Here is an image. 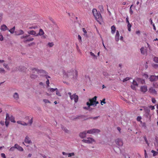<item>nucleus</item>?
Listing matches in <instances>:
<instances>
[{"mask_svg": "<svg viewBox=\"0 0 158 158\" xmlns=\"http://www.w3.org/2000/svg\"><path fill=\"white\" fill-rule=\"evenodd\" d=\"M77 71L76 70H72L67 72L64 75V77L70 81L76 79L77 76Z\"/></svg>", "mask_w": 158, "mask_h": 158, "instance_id": "nucleus-1", "label": "nucleus"}, {"mask_svg": "<svg viewBox=\"0 0 158 158\" xmlns=\"http://www.w3.org/2000/svg\"><path fill=\"white\" fill-rule=\"evenodd\" d=\"M20 38L22 41L25 43L32 41L34 40V38H31L30 35L26 34L21 36Z\"/></svg>", "mask_w": 158, "mask_h": 158, "instance_id": "nucleus-2", "label": "nucleus"}, {"mask_svg": "<svg viewBox=\"0 0 158 158\" xmlns=\"http://www.w3.org/2000/svg\"><path fill=\"white\" fill-rule=\"evenodd\" d=\"M92 13L96 20L98 22L102 19V17L100 14L98 13L96 9H93L92 10Z\"/></svg>", "mask_w": 158, "mask_h": 158, "instance_id": "nucleus-3", "label": "nucleus"}, {"mask_svg": "<svg viewBox=\"0 0 158 158\" xmlns=\"http://www.w3.org/2000/svg\"><path fill=\"white\" fill-rule=\"evenodd\" d=\"M100 131L98 129L94 128L87 131V133L89 134H93L94 133H99Z\"/></svg>", "mask_w": 158, "mask_h": 158, "instance_id": "nucleus-4", "label": "nucleus"}, {"mask_svg": "<svg viewBox=\"0 0 158 158\" xmlns=\"http://www.w3.org/2000/svg\"><path fill=\"white\" fill-rule=\"evenodd\" d=\"M82 141L87 143H91L93 142H95V141L94 139L90 137H88L86 139H83L82 140Z\"/></svg>", "mask_w": 158, "mask_h": 158, "instance_id": "nucleus-5", "label": "nucleus"}, {"mask_svg": "<svg viewBox=\"0 0 158 158\" xmlns=\"http://www.w3.org/2000/svg\"><path fill=\"white\" fill-rule=\"evenodd\" d=\"M138 84L136 81L135 80H133L132 83V84L131 85V89L133 90H136V86H138Z\"/></svg>", "mask_w": 158, "mask_h": 158, "instance_id": "nucleus-6", "label": "nucleus"}, {"mask_svg": "<svg viewBox=\"0 0 158 158\" xmlns=\"http://www.w3.org/2000/svg\"><path fill=\"white\" fill-rule=\"evenodd\" d=\"M71 100H74L75 103H77L78 101V97L77 95H76L75 94L72 95L71 97H70Z\"/></svg>", "mask_w": 158, "mask_h": 158, "instance_id": "nucleus-7", "label": "nucleus"}, {"mask_svg": "<svg viewBox=\"0 0 158 158\" xmlns=\"http://www.w3.org/2000/svg\"><path fill=\"white\" fill-rule=\"evenodd\" d=\"M116 143L119 146H122L123 143L122 140L121 139H117L115 140Z\"/></svg>", "mask_w": 158, "mask_h": 158, "instance_id": "nucleus-8", "label": "nucleus"}, {"mask_svg": "<svg viewBox=\"0 0 158 158\" xmlns=\"http://www.w3.org/2000/svg\"><path fill=\"white\" fill-rule=\"evenodd\" d=\"M13 97L14 98V99L16 101H18L19 99V94L16 92H15L13 94Z\"/></svg>", "mask_w": 158, "mask_h": 158, "instance_id": "nucleus-9", "label": "nucleus"}, {"mask_svg": "<svg viewBox=\"0 0 158 158\" xmlns=\"http://www.w3.org/2000/svg\"><path fill=\"white\" fill-rule=\"evenodd\" d=\"M15 35H19L23 34L24 31L22 30H19L15 32Z\"/></svg>", "mask_w": 158, "mask_h": 158, "instance_id": "nucleus-10", "label": "nucleus"}, {"mask_svg": "<svg viewBox=\"0 0 158 158\" xmlns=\"http://www.w3.org/2000/svg\"><path fill=\"white\" fill-rule=\"evenodd\" d=\"M149 79L151 81H156L158 79V76L152 75L150 77Z\"/></svg>", "mask_w": 158, "mask_h": 158, "instance_id": "nucleus-11", "label": "nucleus"}, {"mask_svg": "<svg viewBox=\"0 0 158 158\" xmlns=\"http://www.w3.org/2000/svg\"><path fill=\"white\" fill-rule=\"evenodd\" d=\"M97 97L96 96L94 97L92 99V102L94 104V106H96L97 104H98L99 102L98 101H96L97 98Z\"/></svg>", "mask_w": 158, "mask_h": 158, "instance_id": "nucleus-12", "label": "nucleus"}, {"mask_svg": "<svg viewBox=\"0 0 158 158\" xmlns=\"http://www.w3.org/2000/svg\"><path fill=\"white\" fill-rule=\"evenodd\" d=\"M87 133V131H84L82 132H81L79 135L80 137L81 138H83L86 136V134Z\"/></svg>", "mask_w": 158, "mask_h": 158, "instance_id": "nucleus-13", "label": "nucleus"}, {"mask_svg": "<svg viewBox=\"0 0 158 158\" xmlns=\"http://www.w3.org/2000/svg\"><path fill=\"white\" fill-rule=\"evenodd\" d=\"M24 142L26 143H27L29 144L31 143V140L30 139L29 137L27 136L26 137L24 140Z\"/></svg>", "mask_w": 158, "mask_h": 158, "instance_id": "nucleus-14", "label": "nucleus"}, {"mask_svg": "<svg viewBox=\"0 0 158 158\" xmlns=\"http://www.w3.org/2000/svg\"><path fill=\"white\" fill-rule=\"evenodd\" d=\"M15 147L20 151H23V149L21 146L19 145L18 144H16L15 145Z\"/></svg>", "mask_w": 158, "mask_h": 158, "instance_id": "nucleus-15", "label": "nucleus"}, {"mask_svg": "<svg viewBox=\"0 0 158 158\" xmlns=\"http://www.w3.org/2000/svg\"><path fill=\"white\" fill-rule=\"evenodd\" d=\"M148 90L147 87L146 86H142L140 88L141 91L143 92H145Z\"/></svg>", "mask_w": 158, "mask_h": 158, "instance_id": "nucleus-16", "label": "nucleus"}, {"mask_svg": "<svg viewBox=\"0 0 158 158\" xmlns=\"http://www.w3.org/2000/svg\"><path fill=\"white\" fill-rule=\"evenodd\" d=\"M136 80L139 82L140 83L142 84H143L145 83V81L144 80L142 79L137 78L136 79Z\"/></svg>", "mask_w": 158, "mask_h": 158, "instance_id": "nucleus-17", "label": "nucleus"}, {"mask_svg": "<svg viewBox=\"0 0 158 158\" xmlns=\"http://www.w3.org/2000/svg\"><path fill=\"white\" fill-rule=\"evenodd\" d=\"M119 34L118 31L117 30L115 36V40L116 41H118L119 40Z\"/></svg>", "mask_w": 158, "mask_h": 158, "instance_id": "nucleus-18", "label": "nucleus"}, {"mask_svg": "<svg viewBox=\"0 0 158 158\" xmlns=\"http://www.w3.org/2000/svg\"><path fill=\"white\" fill-rule=\"evenodd\" d=\"M89 102H87L86 103V104L88 107H90V106L94 105V104L92 102V99H89Z\"/></svg>", "mask_w": 158, "mask_h": 158, "instance_id": "nucleus-19", "label": "nucleus"}, {"mask_svg": "<svg viewBox=\"0 0 158 158\" xmlns=\"http://www.w3.org/2000/svg\"><path fill=\"white\" fill-rule=\"evenodd\" d=\"M1 29L3 31H5L6 30H8L7 27L5 25H2L1 27Z\"/></svg>", "mask_w": 158, "mask_h": 158, "instance_id": "nucleus-20", "label": "nucleus"}, {"mask_svg": "<svg viewBox=\"0 0 158 158\" xmlns=\"http://www.w3.org/2000/svg\"><path fill=\"white\" fill-rule=\"evenodd\" d=\"M156 150L158 151V138H156V142L154 143Z\"/></svg>", "mask_w": 158, "mask_h": 158, "instance_id": "nucleus-21", "label": "nucleus"}, {"mask_svg": "<svg viewBox=\"0 0 158 158\" xmlns=\"http://www.w3.org/2000/svg\"><path fill=\"white\" fill-rule=\"evenodd\" d=\"M31 71L32 73H35L36 72L38 73V72H40L39 69L35 68H32L31 69Z\"/></svg>", "mask_w": 158, "mask_h": 158, "instance_id": "nucleus-22", "label": "nucleus"}, {"mask_svg": "<svg viewBox=\"0 0 158 158\" xmlns=\"http://www.w3.org/2000/svg\"><path fill=\"white\" fill-rule=\"evenodd\" d=\"M17 123L18 124H20L23 126H27L28 125V124L21 121H18L17 122Z\"/></svg>", "mask_w": 158, "mask_h": 158, "instance_id": "nucleus-23", "label": "nucleus"}, {"mask_svg": "<svg viewBox=\"0 0 158 158\" xmlns=\"http://www.w3.org/2000/svg\"><path fill=\"white\" fill-rule=\"evenodd\" d=\"M39 71L40 72H38V74H40L41 75H44L47 74V73L43 70H39Z\"/></svg>", "mask_w": 158, "mask_h": 158, "instance_id": "nucleus-24", "label": "nucleus"}, {"mask_svg": "<svg viewBox=\"0 0 158 158\" xmlns=\"http://www.w3.org/2000/svg\"><path fill=\"white\" fill-rule=\"evenodd\" d=\"M111 33L112 34H114L115 33L116 31V27L114 25H113L111 27Z\"/></svg>", "mask_w": 158, "mask_h": 158, "instance_id": "nucleus-25", "label": "nucleus"}, {"mask_svg": "<svg viewBox=\"0 0 158 158\" xmlns=\"http://www.w3.org/2000/svg\"><path fill=\"white\" fill-rule=\"evenodd\" d=\"M90 56H92V58L94 59H97V56L92 52H90Z\"/></svg>", "mask_w": 158, "mask_h": 158, "instance_id": "nucleus-26", "label": "nucleus"}, {"mask_svg": "<svg viewBox=\"0 0 158 158\" xmlns=\"http://www.w3.org/2000/svg\"><path fill=\"white\" fill-rule=\"evenodd\" d=\"M140 52L142 54H144L145 52H146V49L144 48L143 47H142L140 49Z\"/></svg>", "mask_w": 158, "mask_h": 158, "instance_id": "nucleus-27", "label": "nucleus"}, {"mask_svg": "<svg viewBox=\"0 0 158 158\" xmlns=\"http://www.w3.org/2000/svg\"><path fill=\"white\" fill-rule=\"evenodd\" d=\"M140 123L142 127L143 128L145 129H147L146 124L145 123H143L142 121H140Z\"/></svg>", "mask_w": 158, "mask_h": 158, "instance_id": "nucleus-28", "label": "nucleus"}, {"mask_svg": "<svg viewBox=\"0 0 158 158\" xmlns=\"http://www.w3.org/2000/svg\"><path fill=\"white\" fill-rule=\"evenodd\" d=\"M61 128L65 132L67 133H69V131L68 130L66 127H64L62 126Z\"/></svg>", "mask_w": 158, "mask_h": 158, "instance_id": "nucleus-29", "label": "nucleus"}, {"mask_svg": "<svg viewBox=\"0 0 158 158\" xmlns=\"http://www.w3.org/2000/svg\"><path fill=\"white\" fill-rule=\"evenodd\" d=\"M30 77L31 78L35 79L38 76L36 75L32 74H31Z\"/></svg>", "mask_w": 158, "mask_h": 158, "instance_id": "nucleus-30", "label": "nucleus"}, {"mask_svg": "<svg viewBox=\"0 0 158 158\" xmlns=\"http://www.w3.org/2000/svg\"><path fill=\"white\" fill-rule=\"evenodd\" d=\"M151 152L153 153V156H157L158 154V152H156L153 150L151 151Z\"/></svg>", "mask_w": 158, "mask_h": 158, "instance_id": "nucleus-31", "label": "nucleus"}, {"mask_svg": "<svg viewBox=\"0 0 158 158\" xmlns=\"http://www.w3.org/2000/svg\"><path fill=\"white\" fill-rule=\"evenodd\" d=\"M15 29V27H14L12 28L9 30V31L11 33L13 34L14 32Z\"/></svg>", "mask_w": 158, "mask_h": 158, "instance_id": "nucleus-32", "label": "nucleus"}, {"mask_svg": "<svg viewBox=\"0 0 158 158\" xmlns=\"http://www.w3.org/2000/svg\"><path fill=\"white\" fill-rule=\"evenodd\" d=\"M44 34V32L42 29H40V30L39 33V35H42Z\"/></svg>", "mask_w": 158, "mask_h": 158, "instance_id": "nucleus-33", "label": "nucleus"}, {"mask_svg": "<svg viewBox=\"0 0 158 158\" xmlns=\"http://www.w3.org/2000/svg\"><path fill=\"white\" fill-rule=\"evenodd\" d=\"M149 91L151 93H152L154 94L156 93V91L155 90V89H153V88H151L149 89Z\"/></svg>", "mask_w": 158, "mask_h": 158, "instance_id": "nucleus-34", "label": "nucleus"}, {"mask_svg": "<svg viewBox=\"0 0 158 158\" xmlns=\"http://www.w3.org/2000/svg\"><path fill=\"white\" fill-rule=\"evenodd\" d=\"M102 73L103 75L106 77H107L110 75L109 74L106 72H103Z\"/></svg>", "mask_w": 158, "mask_h": 158, "instance_id": "nucleus-35", "label": "nucleus"}, {"mask_svg": "<svg viewBox=\"0 0 158 158\" xmlns=\"http://www.w3.org/2000/svg\"><path fill=\"white\" fill-rule=\"evenodd\" d=\"M127 28L128 31H131V25L130 24V23H129L128 24H127Z\"/></svg>", "mask_w": 158, "mask_h": 158, "instance_id": "nucleus-36", "label": "nucleus"}, {"mask_svg": "<svg viewBox=\"0 0 158 158\" xmlns=\"http://www.w3.org/2000/svg\"><path fill=\"white\" fill-rule=\"evenodd\" d=\"M82 30H83V32L84 33V35L85 36H86V37L87 36V32L86 31L85 29V28H83Z\"/></svg>", "mask_w": 158, "mask_h": 158, "instance_id": "nucleus-37", "label": "nucleus"}, {"mask_svg": "<svg viewBox=\"0 0 158 158\" xmlns=\"http://www.w3.org/2000/svg\"><path fill=\"white\" fill-rule=\"evenodd\" d=\"M28 33L29 34H31V35H35L36 34V32L35 31H31L28 32Z\"/></svg>", "mask_w": 158, "mask_h": 158, "instance_id": "nucleus-38", "label": "nucleus"}, {"mask_svg": "<svg viewBox=\"0 0 158 158\" xmlns=\"http://www.w3.org/2000/svg\"><path fill=\"white\" fill-rule=\"evenodd\" d=\"M56 90H57V88L53 89L52 88H49L48 90L51 92H54L55 91H56Z\"/></svg>", "mask_w": 158, "mask_h": 158, "instance_id": "nucleus-39", "label": "nucleus"}, {"mask_svg": "<svg viewBox=\"0 0 158 158\" xmlns=\"http://www.w3.org/2000/svg\"><path fill=\"white\" fill-rule=\"evenodd\" d=\"M3 66L5 68H6V69H7V70H10V68H9V66H8V64H6L5 63H4L3 64Z\"/></svg>", "mask_w": 158, "mask_h": 158, "instance_id": "nucleus-40", "label": "nucleus"}, {"mask_svg": "<svg viewBox=\"0 0 158 158\" xmlns=\"http://www.w3.org/2000/svg\"><path fill=\"white\" fill-rule=\"evenodd\" d=\"M67 155L68 156V157H71L74 156L75 155V154L74 152L68 153Z\"/></svg>", "mask_w": 158, "mask_h": 158, "instance_id": "nucleus-41", "label": "nucleus"}, {"mask_svg": "<svg viewBox=\"0 0 158 158\" xmlns=\"http://www.w3.org/2000/svg\"><path fill=\"white\" fill-rule=\"evenodd\" d=\"M98 8L101 11H102L104 10L103 6L102 5H100L98 6Z\"/></svg>", "mask_w": 158, "mask_h": 158, "instance_id": "nucleus-42", "label": "nucleus"}, {"mask_svg": "<svg viewBox=\"0 0 158 158\" xmlns=\"http://www.w3.org/2000/svg\"><path fill=\"white\" fill-rule=\"evenodd\" d=\"M10 119V117L9 114L6 113V118L5 119L6 121H9Z\"/></svg>", "mask_w": 158, "mask_h": 158, "instance_id": "nucleus-43", "label": "nucleus"}, {"mask_svg": "<svg viewBox=\"0 0 158 158\" xmlns=\"http://www.w3.org/2000/svg\"><path fill=\"white\" fill-rule=\"evenodd\" d=\"M33 123V118H32L30 120L28 121V123H27L28 125L29 124L30 126H31Z\"/></svg>", "mask_w": 158, "mask_h": 158, "instance_id": "nucleus-44", "label": "nucleus"}, {"mask_svg": "<svg viewBox=\"0 0 158 158\" xmlns=\"http://www.w3.org/2000/svg\"><path fill=\"white\" fill-rule=\"evenodd\" d=\"M5 73V70L3 68H0V73Z\"/></svg>", "mask_w": 158, "mask_h": 158, "instance_id": "nucleus-45", "label": "nucleus"}, {"mask_svg": "<svg viewBox=\"0 0 158 158\" xmlns=\"http://www.w3.org/2000/svg\"><path fill=\"white\" fill-rule=\"evenodd\" d=\"M43 101L45 103H51L50 102L49 100H48V99H44L43 100Z\"/></svg>", "mask_w": 158, "mask_h": 158, "instance_id": "nucleus-46", "label": "nucleus"}, {"mask_svg": "<svg viewBox=\"0 0 158 158\" xmlns=\"http://www.w3.org/2000/svg\"><path fill=\"white\" fill-rule=\"evenodd\" d=\"M154 61L156 63H158V57H155L154 58Z\"/></svg>", "mask_w": 158, "mask_h": 158, "instance_id": "nucleus-47", "label": "nucleus"}, {"mask_svg": "<svg viewBox=\"0 0 158 158\" xmlns=\"http://www.w3.org/2000/svg\"><path fill=\"white\" fill-rule=\"evenodd\" d=\"M3 40V37L1 33L0 32V40L2 41Z\"/></svg>", "mask_w": 158, "mask_h": 158, "instance_id": "nucleus-48", "label": "nucleus"}, {"mask_svg": "<svg viewBox=\"0 0 158 158\" xmlns=\"http://www.w3.org/2000/svg\"><path fill=\"white\" fill-rule=\"evenodd\" d=\"M10 121L11 122H14V123H15V119H14V117H13V116H11L10 117Z\"/></svg>", "mask_w": 158, "mask_h": 158, "instance_id": "nucleus-49", "label": "nucleus"}, {"mask_svg": "<svg viewBox=\"0 0 158 158\" xmlns=\"http://www.w3.org/2000/svg\"><path fill=\"white\" fill-rule=\"evenodd\" d=\"M56 94L58 96H61V95L60 94V93L58 91V89H57V90H56Z\"/></svg>", "mask_w": 158, "mask_h": 158, "instance_id": "nucleus-50", "label": "nucleus"}, {"mask_svg": "<svg viewBox=\"0 0 158 158\" xmlns=\"http://www.w3.org/2000/svg\"><path fill=\"white\" fill-rule=\"evenodd\" d=\"M130 79V78L129 77H127L126 78H124L123 80V82H124L125 81H126L128 80H129Z\"/></svg>", "mask_w": 158, "mask_h": 158, "instance_id": "nucleus-51", "label": "nucleus"}, {"mask_svg": "<svg viewBox=\"0 0 158 158\" xmlns=\"http://www.w3.org/2000/svg\"><path fill=\"white\" fill-rule=\"evenodd\" d=\"M48 45L50 47H52V46H53V45H54V44L52 42V43H49L48 44Z\"/></svg>", "mask_w": 158, "mask_h": 158, "instance_id": "nucleus-52", "label": "nucleus"}, {"mask_svg": "<svg viewBox=\"0 0 158 158\" xmlns=\"http://www.w3.org/2000/svg\"><path fill=\"white\" fill-rule=\"evenodd\" d=\"M105 101V98L103 99L102 101H101V103L102 105H103V104H102V103H103L104 104H105L106 103V102Z\"/></svg>", "mask_w": 158, "mask_h": 158, "instance_id": "nucleus-53", "label": "nucleus"}, {"mask_svg": "<svg viewBox=\"0 0 158 158\" xmlns=\"http://www.w3.org/2000/svg\"><path fill=\"white\" fill-rule=\"evenodd\" d=\"M37 26H32L31 27H29V28L30 29H35L37 28Z\"/></svg>", "mask_w": 158, "mask_h": 158, "instance_id": "nucleus-54", "label": "nucleus"}, {"mask_svg": "<svg viewBox=\"0 0 158 158\" xmlns=\"http://www.w3.org/2000/svg\"><path fill=\"white\" fill-rule=\"evenodd\" d=\"M152 101L153 103H155L156 102V100L155 99V98H152Z\"/></svg>", "mask_w": 158, "mask_h": 158, "instance_id": "nucleus-55", "label": "nucleus"}, {"mask_svg": "<svg viewBox=\"0 0 158 158\" xmlns=\"http://www.w3.org/2000/svg\"><path fill=\"white\" fill-rule=\"evenodd\" d=\"M149 107L152 110H153L155 108L154 106H150Z\"/></svg>", "mask_w": 158, "mask_h": 158, "instance_id": "nucleus-56", "label": "nucleus"}, {"mask_svg": "<svg viewBox=\"0 0 158 158\" xmlns=\"http://www.w3.org/2000/svg\"><path fill=\"white\" fill-rule=\"evenodd\" d=\"M141 119V117L140 116H138L137 118V120L138 121H140V122Z\"/></svg>", "mask_w": 158, "mask_h": 158, "instance_id": "nucleus-57", "label": "nucleus"}, {"mask_svg": "<svg viewBox=\"0 0 158 158\" xmlns=\"http://www.w3.org/2000/svg\"><path fill=\"white\" fill-rule=\"evenodd\" d=\"M1 156L3 158H6L5 155L4 153H2L1 154Z\"/></svg>", "mask_w": 158, "mask_h": 158, "instance_id": "nucleus-58", "label": "nucleus"}, {"mask_svg": "<svg viewBox=\"0 0 158 158\" xmlns=\"http://www.w3.org/2000/svg\"><path fill=\"white\" fill-rule=\"evenodd\" d=\"M5 123L6 127H7L9 124V122L8 121H5Z\"/></svg>", "mask_w": 158, "mask_h": 158, "instance_id": "nucleus-59", "label": "nucleus"}, {"mask_svg": "<svg viewBox=\"0 0 158 158\" xmlns=\"http://www.w3.org/2000/svg\"><path fill=\"white\" fill-rule=\"evenodd\" d=\"M78 39L80 42H81V37L80 35H78Z\"/></svg>", "mask_w": 158, "mask_h": 158, "instance_id": "nucleus-60", "label": "nucleus"}, {"mask_svg": "<svg viewBox=\"0 0 158 158\" xmlns=\"http://www.w3.org/2000/svg\"><path fill=\"white\" fill-rule=\"evenodd\" d=\"M15 148V146H14V147H11L10 148V151H13L14 150Z\"/></svg>", "mask_w": 158, "mask_h": 158, "instance_id": "nucleus-61", "label": "nucleus"}, {"mask_svg": "<svg viewBox=\"0 0 158 158\" xmlns=\"http://www.w3.org/2000/svg\"><path fill=\"white\" fill-rule=\"evenodd\" d=\"M46 83L47 85H48V87L49 86V80L48 79H47V81Z\"/></svg>", "mask_w": 158, "mask_h": 158, "instance_id": "nucleus-62", "label": "nucleus"}, {"mask_svg": "<svg viewBox=\"0 0 158 158\" xmlns=\"http://www.w3.org/2000/svg\"><path fill=\"white\" fill-rule=\"evenodd\" d=\"M149 22H150V23L151 24H153V23L152 22V19L151 18L150 19H149Z\"/></svg>", "mask_w": 158, "mask_h": 158, "instance_id": "nucleus-63", "label": "nucleus"}, {"mask_svg": "<svg viewBox=\"0 0 158 158\" xmlns=\"http://www.w3.org/2000/svg\"><path fill=\"white\" fill-rule=\"evenodd\" d=\"M143 76L145 78H147L148 77V75L147 74H144Z\"/></svg>", "mask_w": 158, "mask_h": 158, "instance_id": "nucleus-64", "label": "nucleus"}]
</instances>
